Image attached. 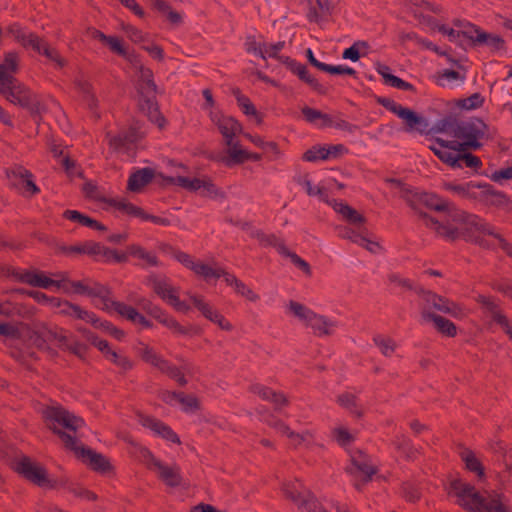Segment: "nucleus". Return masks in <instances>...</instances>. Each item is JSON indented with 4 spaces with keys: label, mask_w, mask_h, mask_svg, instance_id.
<instances>
[{
    "label": "nucleus",
    "mask_w": 512,
    "mask_h": 512,
    "mask_svg": "<svg viewBox=\"0 0 512 512\" xmlns=\"http://www.w3.org/2000/svg\"><path fill=\"white\" fill-rule=\"evenodd\" d=\"M336 401L341 407L347 409L350 413L356 415L357 417H361L363 415V409L359 405L357 397L354 394L345 392L340 394Z\"/></svg>",
    "instance_id": "42"
},
{
    "label": "nucleus",
    "mask_w": 512,
    "mask_h": 512,
    "mask_svg": "<svg viewBox=\"0 0 512 512\" xmlns=\"http://www.w3.org/2000/svg\"><path fill=\"white\" fill-rule=\"evenodd\" d=\"M139 305L147 312L148 315L175 335H188L193 330L192 328L181 325L176 318L170 315L167 311L145 298H142L139 301Z\"/></svg>",
    "instance_id": "17"
},
{
    "label": "nucleus",
    "mask_w": 512,
    "mask_h": 512,
    "mask_svg": "<svg viewBox=\"0 0 512 512\" xmlns=\"http://www.w3.org/2000/svg\"><path fill=\"white\" fill-rule=\"evenodd\" d=\"M5 35L11 38L23 48H31L35 52L44 55L47 59L54 62L58 67H63L64 59L58 51L51 47L43 38L18 23H13L6 28Z\"/></svg>",
    "instance_id": "9"
},
{
    "label": "nucleus",
    "mask_w": 512,
    "mask_h": 512,
    "mask_svg": "<svg viewBox=\"0 0 512 512\" xmlns=\"http://www.w3.org/2000/svg\"><path fill=\"white\" fill-rule=\"evenodd\" d=\"M20 69V55L15 51L4 54L0 63V94L9 102L40 114L43 107L36 96L15 78Z\"/></svg>",
    "instance_id": "5"
},
{
    "label": "nucleus",
    "mask_w": 512,
    "mask_h": 512,
    "mask_svg": "<svg viewBox=\"0 0 512 512\" xmlns=\"http://www.w3.org/2000/svg\"><path fill=\"white\" fill-rule=\"evenodd\" d=\"M421 297V316L425 322H432L434 327L441 334L454 337L457 334V328L450 320L432 313V309L448 314L455 319L462 320L466 318L469 311L463 305L454 302L448 298L435 294L431 291H420Z\"/></svg>",
    "instance_id": "6"
},
{
    "label": "nucleus",
    "mask_w": 512,
    "mask_h": 512,
    "mask_svg": "<svg viewBox=\"0 0 512 512\" xmlns=\"http://www.w3.org/2000/svg\"><path fill=\"white\" fill-rule=\"evenodd\" d=\"M224 281L227 285L234 288L235 292L240 296L246 298L250 302H257L260 299V296L254 292L249 286L240 281L232 274H224Z\"/></svg>",
    "instance_id": "36"
},
{
    "label": "nucleus",
    "mask_w": 512,
    "mask_h": 512,
    "mask_svg": "<svg viewBox=\"0 0 512 512\" xmlns=\"http://www.w3.org/2000/svg\"><path fill=\"white\" fill-rule=\"evenodd\" d=\"M139 423L163 439L172 443L180 444V439L177 434L162 421L150 416L139 415Z\"/></svg>",
    "instance_id": "27"
},
{
    "label": "nucleus",
    "mask_w": 512,
    "mask_h": 512,
    "mask_svg": "<svg viewBox=\"0 0 512 512\" xmlns=\"http://www.w3.org/2000/svg\"><path fill=\"white\" fill-rule=\"evenodd\" d=\"M139 72V92L146 98L145 104H141V108L145 110L149 119L154 122L159 128H163L166 124L165 118L161 115L158 107L151 100L156 94V85L153 82V73L150 69L141 67Z\"/></svg>",
    "instance_id": "11"
},
{
    "label": "nucleus",
    "mask_w": 512,
    "mask_h": 512,
    "mask_svg": "<svg viewBox=\"0 0 512 512\" xmlns=\"http://www.w3.org/2000/svg\"><path fill=\"white\" fill-rule=\"evenodd\" d=\"M42 336L46 342L57 345L61 348L68 347V338L63 329H48L42 331Z\"/></svg>",
    "instance_id": "44"
},
{
    "label": "nucleus",
    "mask_w": 512,
    "mask_h": 512,
    "mask_svg": "<svg viewBox=\"0 0 512 512\" xmlns=\"http://www.w3.org/2000/svg\"><path fill=\"white\" fill-rule=\"evenodd\" d=\"M109 205L115 207L119 211L137 217L143 221H151L157 225L167 226L169 225V220L166 218L150 215L146 213L142 208L135 206L134 204L128 202L125 199H110L108 200Z\"/></svg>",
    "instance_id": "24"
},
{
    "label": "nucleus",
    "mask_w": 512,
    "mask_h": 512,
    "mask_svg": "<svg viewBox=\"0 0 512 512\" xmlns=\"http://www.w3.org/2000/svg\"><path fill=\"white\" fill-rule=\"evenodd\" d=\"M383 105L392 113L397 115L406 124V131H424L427 127L426 120L417 115L413 110L403 107L392 100L383 101Z\"/></svg>",
    "instance_id": "19"
},
{
    "label": "nucleus",
    "mask_w": 512,
    "mask_h": 512,
    "mask_svg": "<svg viewBox=\"0 0 512 512\" xmlns=\"http://www.w3.org/2000/svg\"><path fill=\"white\" fill-rule=\"evenodd\" d=\"M153 175V171L149 168H144L133 173L128 180V189L132 192H139L152 180Z\"/></svg>",
    "instance_id": "38"
},
{
    "label": "nucleus",
    "mask_w": 512,
    "mask_h": 512,
    "mask_svg": "<svg viewBox=\"0 0 512 512\" xmlns=\"http://www.w3.org/2000/svg\"><path fill=\"white\" fill-rule=\"evenodd\" d=\"M375 345L385 357H392L396 351L397 343L390 337L375 336L373 338Z\"/></svg>",
    "instance_id": "47"
},
{
    "label": "nucleus",
    "mask_w": 512,
    "mask_h": 512,
    "mask_svg": "<svg viewBox=\"0 0 512 512\" xmlns=\"http://www.w3.org/2000/svg\"><path fill=\"white\" fill-rule=\"evenodd\" d=\"M105 357L123 370H128L132 367V363L127 357L118 354L114 350L108 351Z\"/></svg>",
    "instance_id": "60"
},
{
    "label": "nucleus",
    "mask_w": 512,
    "mask_h": 512,
    "mask_svg": "<svg viewBox=\"0 0 512 512\" xmlns=\"http://www.w3.org/2000/svg\"><path fill=\"white\" fill-rule=\"evenodd\" d=\"M63 285L60 286V290L66 294H80L87 295L92 299V303L95 307L105 310L107 312H115L126 320L140 325L143 328H152L153 324L134 307L122 303L113 301L110 298L108 289L102 285L94 284L92 286L87 285L81 281H70L68 274L62 272Z\"/></svg>",
    "instance_id": "4"
},
{
    "label": "nucleus",
    "mask_w": 512,
    "mask_h": 512,
    "mask_svg": "<svg viewBox=\"0 0 512 512\" xmlns=\"http://www.w3.org/2000/svg\"><path fill=\"white\" fill-rule=\"evenodd\" d=\"M128 253L131 256L140 259L143 262V265H145V266H157L158 265V260H157V257L155 256V254L145 250L144 248H142L140 246H137V245L130 246L128 248Z\"/></svg>",
    "instance_id": "46"
},
{
    "label": "nucleus",
    "mask_w": 512,
    "mask_h": 512,
    "mask_svg": "<svg viewBox=\"0 0 512 512\" xmlns=\"http://www.w3.org/2000/svg\"><path fill=\"white\" fill-rule=\"evenodd\" d=\"M0 336L16 339L20 337V325L13 322L0 323Z\"/></svg>",
    "instance_id": "59"
},
{
    "label": "nucleus",
    "mask_w": 512,
    "mask_h": 512,
    "mask_svg": "<svg viewBox=\"0 0 512 512\" xmlns=\"http://www.w3.org/2000/svg\"><path fill=\"white\" fill-rule=\"evenodd\" d=\"M284 495L299 507L315 506V500L311 497L303 485L298 481H289L283 485Z\"/></svg>",
    "instance_id": "26"
},
{
    "label": "nucleus",
    "mask_w": 512,
    "mask_h": 512,
    "mask_svg": "<svg viewBox=\"0 0 512 512\" xmlns=\"http://www.w3.org/2000/svg\"><path fill=\"white\" fill-rule=\"evenodd\" d=\"M15 470L33 483L43 487H53L45 469L28 457H22L15 463Z\"/></svg>",
    "instance_id": "18"
},
{
    "label": "nucleus",
    "mask_w": 512,
    "mask_h": 512,
    "mask_svg": "<svg viewBox=\"0 0 512 512\" xmlns=\"http://www.w3.org/2000/svg\"><path fill=\"white\" fill-rule=\"evenodd\" d=\"M251 237L256 239L259 244L264 247L276 244V236L274 234H266L259 229H252Z\"/></svg>",
    "instance_id": "61"
},
{
    "label": "nucleus",
    "mask_w": 512,
    "mask_h": 512,
    "mask_svg": "<svg viewBox=\"0 0 512 512\" xmlns=\"http://www.w3.org/2000/svg\"><path fill=\"white\" fill-rule=\"evenodd\" d=\"M144 132L132 128L125 135H117L109 138L110 146L118 151H129L130 146L136 143L138 140L144 137Z\"/></svg>",
    "instance_id": "31"
},
{
    "label": "nucleus",
    "mask_w": 512,
    "mask_h": 512,
    "mask_svg": "<svg viewBox=\"0 0 512 512\" xmlns=\"http://www.w3.org/2000/svg\"><path fill=\"white\" fill-rule=\"evenodd\" d=\"M138 353L143 361L147 364L157 368L162 373L167 374L172 379L176 380L180 385H186L187 381L175 365L164 359L153 347L140 343Z\"/></svg>",
    "instance_id": "14"
},
{
    "label": "nucleus",
    "mask_w": 512,
    "mask_h": 512,
    "mask_svg": "<svg viewBox=\"0 0 512 512\" xmlns=\"http://www.w3.org/2000/svg\"><path fill=\"white\" fill-rule=\"evenodd\" d=\"M42 415L48 427L59 434L65 446L75 451L82 458L84 463L98 472L106 473L110 470L111 465L103 455L90 449L80 447L77 439L73 435L62 432L59 429L62 427L68 431L76 432L84 426V420L82 418L70 413L59 405L47 406L42 410Z\"/></svg>",
    "instance_id": "3"
},
{
    "label": "nucleus",
    "mask_w": 512,
    "mask_h": 512,
    "mask_svg": "<svg viewBox=\"0 0 512 512\" xmlns=\"http://www.w3.org/2000/svg\"><path fill=\"white\" fill-rule=\"evenodd\" d=\"M330 206L336 213L340 214L346 222L356 228L362 227L366 222L365 217L361 213L345 202L331 200Z\"/></svg>",
    "instance_id": "28"
},
{
    "label": "nucleus",
    "mask_w": 512,
    "mask_h": 512,
    "mask_svg": "<svg viewBox=\"0 0 512 512\" xmlns=\"http://www.w3.org/2000/svg\"><path fill=\"white\" fill-rule=\"evenodd\" d=\"M66 219H69L74 222H78L83 226L91 227L98 230H105V227L97 222L96 220L89 218L78 211L75 210H66L63 214Z\"/></svg>",
    "instance_id": "45"
},
{
    "label": "nucleus",
    "mask_w": 512,
    "mask_h": 512,
    "mask_svg": "<svg viewBox=\"0 0 512 512\" xmlns=\"http://www.w3.org/2000/svg\"><path fill=\"white\" fill-rule=\"evenodd\" d=\"M456 155L458 156L457 164L450 165L451 167H462V162L465 164V166L469 168H479L481 166V160L470 153H467V151H456L454 150Z\"/></svg>",
    "instance_id": "52"
},
{
    "label": "nucleus",
    "mask_w": 512,
    "mask_h": 512,
    "mask_svg": "<svg viewBox=\"0 0 512 512\" xmlns=\"http://www.w3.org/2000/svg\"><path fill=\"white\" fill-rule=\"evenodd\" d=\"M7 176L12 180L13 185H22L24 189L30 191L32 194H36L39 191L31 179V173L21 166L14 167L7 171Z\"/></svg>",
    "instance_id": "30"
},
{
    "label": "nucleus",
    "mask_w": 512,
    "mask_h": 512,
    "mask_svg": "<svg viewBox=\"0 0 512 512\" xmlns=\"http://www.w3.org/2000/svg\"><path fill=\"white\" fill-rule=\"evenodd\" d=\"M462 459L465 462L468 470L475 472L479 478L484 476V469L482 464L471 451H464L462 453Z\"/></svg>",
    "instance_id": "53"
},
{
    "label": "nucleus",
    "mask_w": 512,
    "mask_h": 512,
    "mask_svg": "<svg viewBox=\"0 0 512 512\" xmlns=\"http://www.w3.org/2000/svg\"><path fill=\"white\" fill-rule=\"evenodd\" d=\"M173 257L187 269L191 270L196 276L202 277L206 281L212 278L224 277V274H227L219 266L204 263L185 252L176 251Z\"/></svg>",
    "instance_id": "16"
},
{
    "label": "nucleus",
    "mask_w": 512,
    "mask_h": 512,
    "mask_svg": "<svg viewBox=\"0 0 512 512\" xmlns=\"http://www.w3.org/2000/svg\"><path fill=\"white\" fill-rule=\"evenodd\" d=\"M251 391L262 399L272 401L276 405L282 406L287 403L286 397L283 394L277 393L266 386L255 384L251 387Z\"/></svg>",
    "instance_id": "40"
},
{
    "label": "nucleus",
    "mask_w": 512,
    "mask_h": 512,
    "mask_svg": "<svg viewBox=\"0 0 512 512\" xmlns=\"http://www.w3.org/2000/svg\"><path fill=\"white\" fill-rule=\"evenodd\" d=\"M77 330L82 334V336L89 341L92 345H94L99 351H101L104 356L108 354V351H111L108 342L106 340H102L98 338L94 333L87 330L83 327H78Z\"/></svg>",
    "instance_id": "48"
},
{
    "label": "nucleus",
    "mask_w": 512,
    "mask_h": 512,
    "mask_svg": "<svg viewBox=\"0 0 512 512\" xmlns=\"http://www.w3.org/2000/svg\"><path fill=\"white\" fill-rule=\"evenodd\" d=\"M227 157L223 159L226 165L242 164L246 162L247 150L239 142L229 140L225 142Z\"/></svg>",
    "instance_id": "35"
},
{
    "label": "nucleus",
    "mask_w": 512,
    "mask_h": 512,
    "mask_svg": "<svg viewBox=\"0 0 512 512\" xmlns=\"http://www.w3.org/2000/svg\"><path fill=\"white\" fill-rule=\"evenodd\" d=\"M334 440L341 446H346L354 440V435L343 426L335 427L332 430Z\"/></svg>",
    "instance_id": "56"
},
{
    "label": "nucleus",
    "mask_w": 512,
    "mask_h": 512,
    "mask_svg": "<svg viewBox=\"0 0 512 512\" xmlns=\"http://www.w3.org/2000/svg\"><path fill=\"white\" fill-rule=\"evenodd\" d=\"M18 279L25 284L43 289L55 288L60 290V286L63 285L62 272L53 273L52 277H49L41 271H24L19 274Z\"/></svg>",
    "instance_id": "20"
},
{
    "label": "nucleus",
    "mask_w": 512,
    "mask_h": 512,
    "mask_svg": "<svg viewBox=\"0 0 512 512\" xmlns=\"http://www.w3.org/2000/svg\"><path fill=\"white\" fill-rule=\"evenodd\" d=\"M77 87L80 93L83 95L84 100L87 102L90 108H94L97 105V100L93 93V88L91 84L86 80H80L77 83Z\"/></svg>",
    "instance_id": "55"
},
{
    "label": "nucleus",
    "mask_w": 512,
    "mask_h": 512,
    "mask_svg": "<svg viewBox=\"0 0 512 512\" xmlns=\"http://www.w3.org/2000/svg\"><path fill=\"white\" fill-rule=\"evenodd\" d=\"M210 120L222 134L224 142L233 140L242 131L241 124L235 118L224 115L222 112H211Z\"/></svg>",
    "instance_id": "25"
},
{
    "label": "nucleus",
    "mask_w": 512,
    "mask_h": 512,
    "mask_svg": "<svg viewBox=\"0 0 512 512\" xmlns=\"http://www.w3.org/2000/svg\"><path fill=\"white\" fill-rule=\"evenodd\" d=\"M480 186L481 184H476L473 182L466 184L446 183L444 188L461 198L477 201Z\"/></svg>",
    "instance_id": "34"
},
{
    "label": "nucleus",
    "mask_w": 512,
    "mask_h": 512,
    "mask_svg": "<svg viewBox=\"0 0 512 512\" xmlns=\"http://www.w3.org/2000/svg\"><path fill=\"white\" fill-rule=\"evenodd\" d=\"M484 103V97L480 93H474L467 98L455 101V106L463 110H474L480 108Z\"/></svg>",
    "instance_id": "49"
},
{
    "label": "nucleus",
    "mask_w": 512,
    "mask_h": 512,
    "mask_svg": "<svg viewBox=\"0 0 512 512\" xmlns=\"http://www.w3.org/2000/svg\"><path fill=\"white\" fill-rule=\"evenodd\" d=\"M163 400L171 405L179 404L185 412H194L200 408L198 398L193 395H185L183 393L164 392Z\"/></svg>",
    "instance_id": "29"
},
{
    "label": "nucleus",
    "mask_w": 512,
    "mask_h": 512,
    "mask_svg": "<svg viewBox=\"0 0 512 512\" xmlns=\"http://www.w3.org/2000/svg\"><path fill=\"white\" fill-rule=\"evenodd\" d=\"M145 284L177 312L187 313L190 310V306L179 298V287L174 286L166 276L151 274L145 279Z\"/></svg>",
    "instance_id": "10"
},
{
    "label": "nucleus",
    "mask_w": 512,
    "mask_h": 512,
    "mask_svg": "<svg viewBox=\"0 0 512 512\" xmlns=\"http://www.w3.org/2000/svg\"><path fill=\"white\" fill-rule=\"evenodd\" d=\"M302 113L308 122L316 123L318 120H321L323 126H327V125L331 124V120L328 117V115L323 114L319 110H316V109H313L310 107H304L302 109Z\"/></svg>",
    "instance_id": "54"
},
{
    "label": "nucleus",
    "mask_w": 512,
    "mask_h": 512,
    "mask_svg": "<svg viewBox=\"0 0 512 512\" xmlns=\"http://www.w3.org/2000/svg\"><path fill=\"white\" fill-rule=\"evenodd\" d=\"M285 46V42L283 41H280V42H277V43H267V42H263V53H262V58L263 59H266V58H276L278 59L281 63H283V59H285L286 57L284 56H280L279 53L283 50Z\"/></svg>",
    "instance_id": "51"
},
{
    "label": "nucleus",
    "mask_w": 512,
    "mask_h": 512,
    "mask_svg": "<svg viewBox=\"0 0 512 512\" xmlns=\"http://www.w3.org/2000/svg\"><path fill=\"white\" fill-rule=\"evenodd\" d=\"M188 295L193 305L202 313L206 319L217 325L223 331L231 332L234 329L232 323L226 319L225 316L222 315L217 309L206 302L203 297L195 294Z\"/></svg>",
    "instance_id": "21"
},
{
    "label": "nucleus",
    "mask_w": 512,
    "mask_h": 512,
    "mask_svg": "<svg viewBox=\"0 0 512 512\" xmlns=\"http://www.w3.org/2000/svg\"><path fill=\"white\" fill-rule=\"evenodd\" d=\"M286 313L311 329L313 334L318 337L331 336L337 328L336 321L318 314L306 305L294 300H290L286 304Z\"/></svg>",
    "instance_id": "8"
},
{
    "label": "nucleus",
    "mask_w": 512,
    "mask_h": 512,
    "mask_svg": "<svg viewBox=\"0 0 512 512\" xmlns=\"http://www.w3.org/2000/svg\"><path fill=\"white\" fill-rule=\"evenodd\" d=\"M61 315L75 317L77 319H81L90 324L96 323V315L92 312H89L79 305L73 304L67 300L63 303L61 310L58 311Z\"/></svg>",
    "instance_id": "37"
},
{
    "label": "nucleus",
    "mask_w": 512,
    "mask_h": 512,
    "mask_svg": "<svg viewBox=\"0 0 512 512\" xmlns=\"http://www.w3.org/2000/svg\"><path fill=\"white\" fill-rule=\"evenodd\" d=\"M350 457L351 464L347 467V472L363 482L371 480L376 473V469L369 457L361 451H354Z\"/></svg>",
    "instance_id": "23"
},
{
    "label": "nucleus",
    "mask_w": 512,
    "mask_h": 512,
    "mask_svg": "<svg viewBox=\"0 0 512 512\" xmlns=\"http://www.w3.org/2000/svg\"><path fill=\"white\" fill-rule=\"evenodd\" d=\"M461 36H465L475 43L483 44L487 42V33L481 31L479 28L472 24H466L463 26V30L460 31Z\"/></svg>",
    "instance_id": "50"
},
{
    "label": "nucleus",
    "mask_w": 512,
    "mask_h": 512,
    "mask_svg": "<svg viewBox=\"0 0 512 512\" xmlns=\"http://www.w3.org/2000/svg\"><path fill=\"white\" fill-rule=\"evenodd\" d=\"M475 300L482 306L486 316L490 317L493 322L498 324L510 340H512V322L499 309L498 304L491 297L485 295H478Z\"/></svg>",
    "instance_id": "22"
},
{
    "label": "nucleus",
    "mask_w": 512,
    "mask_h": 512,
    "mask_svg": "<svg viewBox=\"0 0 512 512\" xmlns=\"http://www.w3.org/2000/svg\"><path fill=\"white\" fill-rule=\"evenodd\" d=\"M358 245L371 253H378L381 250V246L378 242L368 238L366 230H364L363 234L359 238Z\"/></svg>",
    "instance_id": "64"
},
{
    "label": "nucleus",
    "mask_w": 512,
    "mask_h": 512,
    "mask_svg": "<svg viewBox=\"0 0 512 512\" xmlns=\"http://www.w3.org/2000/svg\"><path fill=\"white\" fill-rule=\"evenodd\" d=\"M236 100L241 111L249 117H252L256 124L260 125L263 122V115L256 109L254 104L248 97L243 94L237 93Z\"/></svg>",
    "instance_id": "41"
},
{
    "label": "nucleus",
    "mask_w": 512,
    "mask_h": 512,
    "mask_svg": "<svg viewBox=\"0 0 512 512\" xmlns=\"http://www.w3.org/2000/svg\"><path fill=\"white\" fill-rule=\"evenodd\" d=\"M348 153L343 144L324 146V160L338 159Z\"/></svg>",
    "instance_id": "58"
},
{
    "label": "nucleus",
    "mask_w": 512,
    "mask_h": 512,
    "mask_svg": "<svg viewBox=\"0 0 512 512\" xmlns=\"http://www.w3.org/2000/svg\"><path fill=\"white\" fill-rule=\"evenodd\" d=\"M387 182L394 187L399 188L401 197L413 207H416L419 203H423L427 207L436 211H444L451 206L450 203L439 198L435 194L414 191L409 187L402 185L401 182L396 179H387Z\"/></svg>",
    "instance_id": "13"
},
{
    "label": "nucleus",
    "mask_w": 512,
    "mask_h": 512,
    "mask_svg": "<svg viewBox=\"0 0 512 512\" xmlns=\"http://www.w3.org/2000/svg\"><path fill=\"white\" fill-rule=\"evenodd\" d=\"M92 325L95 328L108 333L109 335L113 336L117 340H121L124 337V332L122 330L117 329L111 323H109L107 321L100 320L97 316H96V323H92Z\"/></svg>",
    "instance_id": "57"
},
{
    "label": "nucleus",
    "mask_w": 512,
    "mask_h": 512,
    "mask_svg": "<svg viewBox=\"0 0 512 512\" xmlns=\"http://www.w3.org/2000/svg\"><path fill=\"white\" fill-rule=\"evenodd\" d=\"M147 467L153 471L157 477L169 487H177L181 485L182 477L180 467L176 464L167 465L157 459L149 450L142 452Z\"/></svg>",
    "instance_id": "15"
},
{
    "label": "nucleus",
    "mask_w": 512,
    "mask_h": 512,
    "mask_svg": "<svg viewBox=\"0 0 512 512\" xmlns=\"http://www.w3.org/2000/svg\"><path fill=\"white\" fill-rule=\"evenodd\" d=\"M283 64L286 65L294 74H296L302 81L306 82L307 84L311 85L312 87H317L318 82L316 79L310 75L307 68L300 64L295 62L294 60L290 59L289 57H286L283 59Z\"/></svg>",
    "instance_id": "39"
},
{
    "label": "nucleus",
    "mask_w": 512,
    "mask_h": 512,
    "mask_svg": "<svg viewBox=\"0 0 512 512\" xmlns=\"http://www.w3.org/2000/svg\"><path fill=\"white\" fill-rule=\"evenodd\" d=\"M357 229L358 230L356 231L349 227H340L339 228V236L343 239H348V240L358 244L359 238L361 237V235L363 234L365 229L362 227L357 228Z\"/></svg>",
    "instance_id": "62"
},
{
    "label": "nucleus",
    "mask_w": 512,
    "mask_h": 512,
    "mask_svg": "<svg viewBox=\"0 0 512 512\" xmlns=\"http://www.w3.org/2000/svg\"><path fill=\"white\" fill-rule=\"evenodd\" d=\"M368 52V43L365 41H357L352 46L343 51L342 58L356 62L360 59V57L366 56Z\"/></svg>",
    "instance_id": "43"
},
{
    "label": "nucleus",
    "mask_w": 512,
    "mask_h": 512,
    "mask_svg": "<svg viewBox=\"0 0 512 512\" xmlns=\"http://www.w3.org/2000/svg\"><path fill=\"white\" fill-rule=\"evenodd\" d=\"M171 184L180 186L188 191L199 192L203 197L212 199L224 198V192L218 188L210 178L203 177H189L184 175H177L169 178Z\"/></svg>",
    "instance_id": "12"
},
{
    "label": "nucleus",
    "mask_w": 512,
    "mask_h": 512,
    "mask_svg": "<svg viewBox=\"0 0 512 512\" xmlns=\"http://www.w3.org/2000/svg\"><path fill=\"white\" fill-rule=\"evenodd\" d=\"M448 494L456 497L460 506L472 512H510L508 504L500 495L485 498L472 485L461 479L450 482Z\"/></svg>",
    "instance_id": "7"
},
{
    "label": "nucleus",
    "mask_w": 512,
    "mask_h": 512,
    "mask_svg": "<svg viewBox=\"0 0 512 512\" xmlns=\"http://www.w3.org/2000/svg\"><path fill=\"white\" fill-rule=\"evenodd\" d=\"M302 158L308 162L324 160V146H313L303 154Z\"/></svg>",
    "instance_id": "63"
},
{
    "label": "nucleus",
    "mask_w": 512,
    "mask_h": 512,
    "mask_svg": "<svg viewBox=\"0 0 512 512\" xmlns=\"http://www.w3.org/2000/svg\"><path fill=\"white\" fill-rule=\"evenodd\" d=\"M505 198L506 195L503 193L494 190L490 185L483 184L480 186L477 201L501 209Z\"/></svg>",
    "instance_id": "33"
},
{
    "label": "nucleus",
    "mask_w": 512,
    "mask_h": 512,
    "mask_svg": "<svg viewBox=\"0 0 512 512\" xmlns=\"http://www.w3.org/2000/svg\"><path fill=\"white\" fill-rule=\"evenodd\" d=\"M487 125L480 119L467 122H445L439 131L452 137V140L437 137L430 146L433 153L448 165L457 164L455 151L477 150L481 147L480 140L487 134Z\"/></svg>",
    "instance_id": "1"
},
{
    "label": "nucleus",
    "mask_w": 512,
    "mask_h": 512,
    "mask_svg": "<svg viewBox=\"0 0 512 512\" xmlns=\"http://www.w3.org/2000/svg\"><path fill=\"white\" fill-rule=\"evenodd\" d=\"M276 429L281 435L290 439L291 444L295 447L309 446L314 442V436L310 431H305L301 434L295 433L283 423L277 424Z\"/></svg>",
    "instance_id": "32"
},
{
    "label": "nucleus",
    "mask_w": 512,
    "mask_h": 512,
    "mask_svg": "<svg viewBox=\"0 0 512 512\" xmlns=\"http://www.w3.org/2000/svg\"><path fill=\"white\" fill-rule=\"evenodd\" d=\"M423 221L427 228L449 241L463 237L480 243L484 233H493V227L479 216L452 206L438 218L424 216Z\"/></svg>",
    "instance_id": "2"
}]
</instances>
